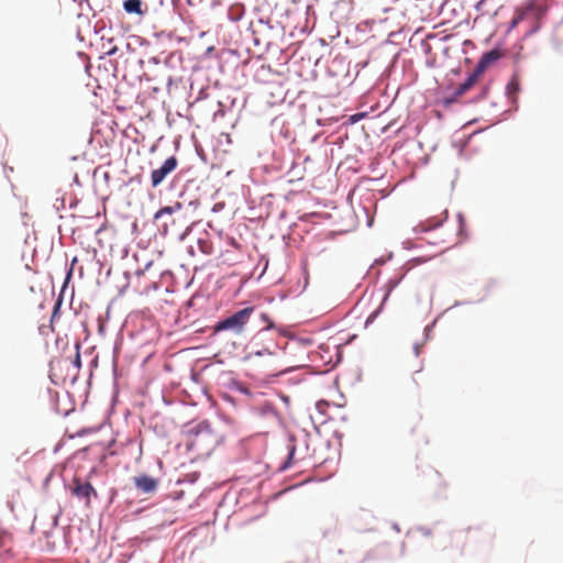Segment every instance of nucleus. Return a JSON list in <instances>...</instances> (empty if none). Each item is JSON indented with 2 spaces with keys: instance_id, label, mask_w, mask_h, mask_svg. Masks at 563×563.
<instances>
[{
  "instance_id": "10",
  "label": "nucleus",
  "mask_w": 563,
  "mask_h": 563,
  "mask_svg": "<svg viewBox=\"0 0 563 563\" xmlns=\"http://www.w3.org/2000/svg\"><path fill=\"white\" fill-rule=\"evenodd\" d=\"M507 96L510 98L514 102L517 100V96L520 92V80L518 76H512L510 81L508 82L507 87Z\"/></svg>"
},
{
  "instance_id": "3",
  "label": "nucleus",
  "mask_w": 563,
  "mask_h": 563,
  "mask_svg": "<svg viewBox=\"0 0 563 563\" xmlns=\"http://www.w3.org/2000/svg\"><path fill=\"white\" fill-rule=\"evenodd\" d=\"M178 166V159L175 156L168 157L159 168L152 170L151 183L153 187L161 185L164 179Z\"/></svg>"
},
{
  "instance_id": "11",
  "label": "nucleus",
  "mask_w": 563,
  "mask_h": 563,
  "mask_svg": "<svg viewBox=\"0 0 563 563\" xmlns=\"http://www.w3.org/2000/svg\"><path fill=\"white\" fill-rule=\"evenodd\" d=\"M183 208V205L180 202H175L174 205L172 206H166V207H163L161 208L154 216V219L155 220H158L161 217L165 216V214H173V213H176L178 211H180Z\"/></svg>"
},
{
  "instance_id": "6",
  "label": "nucleus",
  "mask_w": 563,
  "mask_h": 563,
  "mask_svg": "<svg viewBox=\"0 0 563 563\" xmlns=\"http://www.w3.org/2000/svg\"><path fill=\"white\" fill-rule=\"evenodd\" d=\"M501 54L498 49H492L487 53H485L482 58L479 59L478 64L476 65V68L478 71H484L496 60L500 58Z\"/></svg>"
},
{
  "instance_id": "14",
  "label": "nucleus",
  "mask_w": 563,
  "mask_h": 563,
  "mask_svg": "<svg viewBox=\"0 0 563 563\" xmlns=\"http://www.w3.org/2000/svg\"><path fill=\"white\" fill-rule=\"evenodd\" d=\"M355 120H357V117L352 118V122H355Z\"/></svg>"
},
{
  "instance_id": "7",
  "label": "nucleus",
  "mask_w": 563,
  "mask_h": 563,
  "mask_svg": "<svg viewBox=\"0 0 563 563\" xmlns=\"http://www.w3.org/2000/svg\"><path fill=\"white\" fill-rule=\"evenodd\" d=\"M483 75L482 71L475 67L474 70L467 76V78L459 86L456 93L463 95L468 91L478 80V78Z\"/></svg>"
},
{
  "instance_id": "1",
  "label": "nucleus",
  "mask_w": 563,
  "mask_h": 563,
  "mask_svg": "<svg viewBox=\"0 0 563 563\" xmlns=\"http://www.w3.org/2000/svg\"><path fill=\"white\" fill-rule=\"evenodd\" d=\"M545 14V9L541 5L529 2L527 5L518 8L510 22V29H515L521 22L529 23V33H534L541 26V19Z\"/></svg>"
},
{
  "instance_id": "5",
  "label": "nucleus",
  "mask_w": 563,
  "mask_h": 563,
  "mask_svg": "<svg viewBox=\"0 0 563 563\" xmlns=\"http://www.w3.org/2000/svg\"><path fill=\"white\" fill-rule=\"evenodd\" d=\"M133 482H134V485L135 487L144 493V494H150V493H153L156 490L157 488V481L148 475H140V476H135L133 478Z\"/></svg>"
},
{
  "instance_id": "8",
  "label": "nucleus",
  "mask_w": 563,
  "mask_h": 563,
  "mask_svg": "<svg viewBox=\"0 0 563 563\" xmlns=\"http://www.w3.org/2000/svg\"><path fill=\"white\" fill-rule=\"evenodd\" d=\"M123 9L128 14H136L142 16L146 13V9H143V3L141 0H125L123 2Z\"/></svg>"
},
{
  "instance_id": "12",
  "label": "nucleus",
  "mask_w": 563,
  "mask_h": 563,
  "mask_svg": "<svg viewBox=\"0 0 563 563\" xmlns=\"http://www.w3.org/2000/svg\"><path fill=\"white\" fill-rule=\"evenodd\" d=\"M260 319L262 322V327H261L260 331L271 330L274 328V322L267 313L262 312L260 316Z\"/></svg>"
},
{
  "instance_id": "13",
  "label": "nucleus",
  "mask_w": 563,
  "mask_h": 563,
  "mask_svg": "<svg viewBox=\"0 0 563 563\" xmlns=\"http://www.w3.org/2000/svg\"><path fill=\"white\" fill-rule=\"evenodd\" d=\"M76 361H77V363L79 364V362H80V355H79V353H78V352H77V355H76Z\"/></svg>"
},
{
  "instance_id": "2",
  "label": "nucleus",
  "mask_w": 563,
  "mask_h": 563,
  "mask_svg": "<svg viewBox=\"0 0 563 563\" xmlns=\"http://www.w3.org/2000/svg\"><path fill=\"white\" fill-rule=\"evenodd\" d=\"M254 310V307H246L234 312L232 316L217 322L213 327V332L231 331L235 334H241Z\"/></svg>"
},
{
  "instance_id": "4",
  "label": "nucleus",
  "mask_w": 563,
  "mask_h": 563,
  "mask_svg": "<svg viewBox=\"0 0 563 563\" xmlns=\"http://www.w3.org/2000/svg\"><path fill=\"white\" fill-rule=\"evenodd\" d=\"M71 494L79 499L85 500L86 505H90L91 496L97 497V492L89 482H84L78 477L73 479L70 487Z\"/></svg>"
},
{
  "instance_id": "15",
  "label": "nucleus",
  "mask_w": 563,
  "mask_h": 563,
  "mask_svg": "<svg viewBox=\"0 0 563 563\" xmlns=\"http://www.w3.org/2000/svg\"><path fill=\"white\" fill-rule=\"evenodd\" d=\"M355 120H357V117L352 118V122H355Z\"/></svg>"
},
{
  "instance_id": "9",
  "label": "nucleus",
  "mask_w": 563,
  "mask_h": 563,
  "mask_svg": "<svg viewBox=\"0 0 563 563\" xmlns=\"http://www.w3.org/2000/svg\"><path fill=\"white\" fill-rule=\"evenodd\" d=\"M244 14H245V7L241 2H235V3L231 4L228 9V18L232 22L240 21Z\"/></svg>"
},
{
  "instance_id": "16",
  "label": "nucleus",
  "mask_w": 563,
  "mask_h": 563,
  "mask_svg": "<svg viewBox=\"0 0 563 563\" xmlns=\"http://www.w3.org/2000/svg\"><path fill=\"white\" fill-rule=\"evenodd\" d=\"M485 0H482V2H484Z\"/></svg>"
}]
</instances>
